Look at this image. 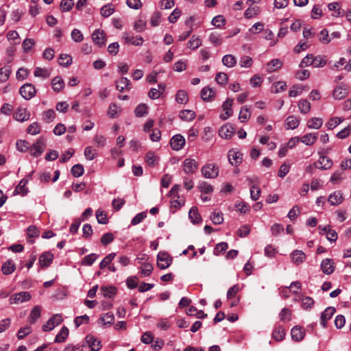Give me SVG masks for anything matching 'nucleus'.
<instances>
[{"instance_id":"f257e3e1","label":"nucleus","mask_w":351,"mask_h":351,"mask_svg":"<svg viewBox=\"0 0 351 351\" xmlns=\"http://www.w3.org/2000/svg\"><path fill=\"white\" fill-rule=\"evenodd\" d=\"M173 258L165 252H160L157 256V266L161 269H165L169 267L172 263Z\"/></svg>"},{"instance_id":"f03ea898","label":"nucleus","mask_w":351,"mask_h":351,"mask_svg":"<svg viewBox=\"0 0 351 351\" xmlns=\"http://www.w3.org/2000/svg\"><path fill=\"white\" fill-rule=\"evenodd\" d=\"M219 169L215 165L206 164L202 168V173L206 178H215L219 175Z\"/></svg>"},{"instance_id":"7ed1b4c3","label":"nucleus","mask_w":351,"mask_h":351,"mask_svg":"<svg viewBox=\"0 0 351 351\" xmlns=\"http://www.w3.org/2000/svg\"><path fill=\"white\" fill-rule=\"evenodd\" d=\"M45 148V139L42 137L37 139L36 142L33 144V145L29 147L30 154L34 157L40 156Z\"/></svg>"},{"instance_id":"20e7f679","label":"nucleus","mask_w":351,"mask_h":351,"mask_svg":"<svg viewBox=\"0 0 351 351\" xmlns=\"http://www.w3.org/2000/svg\"><path fill=\"white\" fill-rule=\"evenodd\" d=\"M20 95L26 100H29L34 97L36 93V89L32 84H25L19 90Z\"/></svg>"},{"instance_id":"39448f33","label":"nucleus","mask_w":351,"mask_h":351,"mask_svg":"<svg viewBox=\"0 0 351 351\" xmlns=\"http://www.w3.org/2000/svg\"><path fill=\"white\" fill-rule=\"evenodd\" d=\"M30 299L31 295L29 292L21 291L12 295L9 299V302L10 304H18L29 301Z\"/></svg>"},{"instance_id":"423d86ee","label":"nucleus","mask_w":351,"mask_h":351,"mask_svg":"<svg viewBox=\"0 0 351 351\" xmlns=\"http://www.w3.org/2000/svg\"><path fill=\"white\" fill-rule=\"evenodd\" d=\"M63 321L62 316L60 314L53 315L47 322L43 326L44 331H50L56 326L59 325Z\"/></svg>"},{"instance_id":"0eeeda50","label":"nucleus","mask_w":351,"mask_h":351,"mask_svg":"<svg viewBox=\"0 0 351 351\" xmlns=\"http://www.w3.org/2000/svg\"><path fill=\"white\" fill-rule=\"evenodd\" d=\"M13 118L19 122H25L30 119V113L25 108H17L13 113Z\"/></svg>"},{"instance_id":"6e6552de","label":"nucleus","mask_w":351,"mask_h":351,"mask_svg":"<svg viewBox=\"0 0 351 351\" xmlns=\"http://www.w3.org/2000/svg\"><path fill=\"white\" fill-rule=\"evenodd\" d=\"M228 158L229 162L232 166L237 167L241 163L243 160V154L240 152L232 149L228 152Z\"/></svg>"},{"instance_id":"1a4fd4ad","label":"nucleus","mask_w":351,"mask_h":351,"mask_svg":"<svg viewBox=\"0 0 351 351\" xmlns=\"http://www.w3.org/2000/svg\"><path fill=\"white\" fill-rule=\"evenodd\" d=\"M86 344L91 351H99L101 348V341L95 337L88 335L85 339Z\"/></svg>"},{"instance_id":"9d476101","label":"nucleus","mask_w":351,"mask_h":351,"mask_svg":"<svg viewBox=\"0 0 351 351\" xmlns=\"http://www.w3.org/2000/svg\"><path fill=\"white\" fill-rule=\"evenodd\" d=\"M198 169L197 162L192 158H186L183 162V171L186 173H193Z\"/></svg>"},{"instance_id":"9b49d317","label":"nucleus","mask_w":351,"mask_h":351,"mask_svg":"<svg viewBox=\"0 0 351 351\" xmlns=\"http://www.w3.org/2000/svg\"><path fill=\"white\" fill-rule=\"evenodd\" d=\"M91 38L93 43L99 47L104 46L106 43L104 32L99 29L93 32L91 35Z\"/></svg>"},{"instance_id":"f8f14e48","label":"nucleus","mask_w":351,"mask_h":351,"mask_svg":"<svg viewBox=\"0 0 351 351\" xmlns=\"http://www.w3.org/2000/svg\"><path fill=\"white\" fill-rule=\"evenodd\" d=\"M233 104V99L228 98L222 104L223 110L224 113L220 115V118L223 120L228 119L230 116L232 115L233 110L232 106Z\"/></svg>"},{"instance_id":"ddd939ff","label":"nucleus","mask_w":351,"mask_h":351,"mask_svg":"<svg viewBox=\"0 0 351 351\" xmlns=\"http://www.w3.org/2000/svg\"><path fill=\"white\" fill-rule=\"evenodd\" d=\"M185 144L184 138L180 134L173 136L170 141V145L173 150H180Z\"/></svg>"},{"instance_id":"4468645a","label":"nucleus","mask_w":351,"mask_h":351,"mask_svg":"<svg viewBox=\"0 0 351 351\" xmlns=\"http://www.w3.org/2000/svg\"><path fill=\"white\" fill-rule=\"evenodd\" d=\"M234 134V128L232 125L226 123L221 126L219 130V136L225 139H230Z\"/></svg>"},{"instance_id":"2eb2a0df","label":"nucleus","mask_w":351,"mask_h":351,"mask_svg":"<svg viewBox=\"0 0 351 351\" xmlns=\"http://www.w3.org/2000/svg\"><path fill=\"white\" fill-rule=\"evenodd\" d=\"M321 269L322 272L326 275H330L335 270V265L332 259L325 258L321 263Z\"/></svg>"},{"instance_id":"dca6fc26","label":"nucleus","mask_w":351,"mask_h":351,"mask_svg":"<svg viewBox=\"0 0 351 351\" xmlns=\"http://www.w3.org/2000/svg\"><path fill=\"white\" fill-rule=\"evenodd\" d=\"M314 165L317 168L326 170L331 168L332 162L330 158L324 156H320L319 160Z\"/></svg>"},{"instance_id":"f3484780","label":"nucleus","mask_w":351,"mask_h":351,"mask_svg":"<svg viewBox=\"0 0 351 351\" xmlns=\"http://www.w3.org/2000/svg\"><path fill=\"white\" fill-rule=\"evenodd\" d=\"M336 310L332 306L327 307L321 315V324L324 328L326 327L327 321L330 319Z\"/></svg>"},{"instance_id":"a211bd4d","label":"nucleus","mask_w":351,"mask_h":351,"mask_svg":"<svg viewBox=\"0 0 351 351\" xmlns=\"http://www.w3.org/2000/svg\"><path fill=\"white\" fill-rule=\"evenodd\" d=\"M53 259V254L49 252L43 253L39 257V263L41 267H49Z\"/></svg>"},{"instance_id":"6ab92c4d","label":"nucleus","mask_w":351,"mask_h":351,"mask_svg":"<svg viewBox=\"0 0 351 351\" xmlns=\"http://www.w3.org/2000/svg\"><path fill=\"white\" fill-rule=\"evenodd\" d=\"M291 257L294 264L298 265L302 264L306 260V254L302 250H294Z\"/></svg>"},{"instance_id":"aec40b11","label":"nucleus","mask_w":351,"mask_h":351,"mask_svg":"<svg viewBox=\"0 0 351 351\" xmlns=\"http://www.w3.org/2000/svg\"><path fill=\"white\" fill-rule=\"evenodd\" d=\"M15 269V263L11 259L6 261L1 267V271L4 275L11 274L14 271Z\"/></svg>"},{"instance_id":"412c9836","label":"nucleus","mask_w":351,"mask_h":351,"mask_svg":"<svg viewBox=\"0 0 351 351\" xmlns=\"http://www.w3.org/2000/svg\"><path fill=\"white\" fill-rule=\"evenodd\" d=\"M292 339L295 341H300L304 337V331L300 326H294L291 331Z\"/></svg>"},{"instance_id":"4be33fe9","label":"nucleus","mask_w":351,"mask_h":351,"mask_svg":"<svg viewBox=\"0 0 351 351\" xmlns=\"http://www.w3.org/2000/svg\"><path fill=\"white\" fill-rule=\"evenodd\" d=\"M282 62L280 59H273L266 65V71L268 73H273L281 68Z\"/></svg>"},{"instance_id":"5701e85b","label":"nucleus","mask_w":351,"mask_h":351,"mask_svg":"<svg viewBox=\"0 0 351 351\" xmlns=\"http://www.w3.org/2000/svg\"><path fill=\"white\" fill-rule=\"evenodd\" d=\"M343 199L342 194L340 191H335L329 195L328 201L331 205L337 206L342 202Z\"/></svg>"},{"instance_id":"b1692460","label":"nucleus","mask_w":351,"mask_h":351,"mask_svg":"<svg viewBox=\"0 0 351 351\" xmlns=\"http://www.w3.org/2000/svg\"><path fill=\"white\" fill-rule=\"evenodd\" d=\"M348 95V90L342 85L337 86L332 93V96L335 99H341Z\"/></svg>"},{"instance_id":"393cba45","label":"nucleus","mask_w":351,"mask_h":351,"mask_svg":"<svg viewBox=\"0 0 351 351\" xmlns=\"http://www.w3.org/2000/svg\"><path fill=\"white\" fill-rule=\"evenodd\" d=\"M317 139V134L316 133H308L304 134L301 139L302 143L306 145H312Z\"/></svg>"},{"instance_id":"a878e982","label":"nucleus","mask_w":351,"mask_h":351,"mask_svg":"<svg viewBox=\"0 0 351 351\" xmlns=\"http://www.w3.org/2000/svg\"><path fill=\"white\" fill-rule=\"evenodd\" d=\"M27 233L28 235L27 242L30 244L34 243V238L39 236V231L37 228L34 226H30L27 228Z\"/></svg>"},{"instance_id":"bb28decb","label":"nucleus","mask_w":351,"mask_h":351,"mask_svg":"<svg viewBox=\"0 0 351 351\" xmlns=\"http://www.w3.org/2000/svg\"><path fill=\"white\" fill-rule=\"evenodd\" d=\"M27 182L28 180L27 179H22L15 188L14 191V194H20L23 196L25 195L27 193V189L25 187Z\"/></svg>"},{"instance_id":"cd10ccee","label":"nucleus","mask_w":351,"mask_h":351,"mask_svg":"<svg viewBox=\"0 0 351 351\" xmlns=\"http://www.w3.org/2000/svg\"><path fill=\"white\" fill-rule=\"evenodd\" d=\"M52 88L54 91L60 92L64 86V80L60 76H56L51 81Z\"/></svg>"},{"instance_id":"c85d7f7f","label":"nucleus","mask_w":351,"mask_h":351,"mask_svg":"<svg viewBox=\"0 0 351 351\" xmlns=\"http://www.w3.org/2000/svg\"><path fill=\"white\" fill-rule=\"evenodd\" d=\"M130 80L127 77H122L116 82V88L120 91L123 92L125 88L130 89Z\"/></svg>"},{"instance_id":"c756f323","label":"nucleus","mask_w":351,"mask_h":351,"mask_svg":"<svg viewBox=\"0 0 351 351\" xmlns=\"http://www.w3.org/2000/svg\"><path fill=\"white\" fill-rule=\"evenodd\" d=\"M126 43H130L135 46H141L143 43V38L141 36H132L126 34L123 36Z\"/></svg>"},{"instance_id":"7c9ffc66","label":"nucleus","mask_w":351,"mask_h":351,"mask_svg":"<svg viewBox=\"0 0 351 351\" xmlns=\"http://www.w3.org/2000/svg\"><path fill=\"white\" fill-rule=\"evenodd\" d=\"M189 217L191 219L193 223H199L202 221L201 216L198 213L197 208L196 207H192L189 213Z\"/></svg>"},{"instance_id":"2f4dec72","label":"nucleus","mask_w":351,"mask_h":351,"mask_svg":"<svg viewBox=\"0 0 351 351\" xmlns=\"http://www.w3.org/2000/svg\"><path fill=\"white\" fill-rule=\"evenodd\" d=\"M222 63L224 66L232 68L236 65L237 60L233 55L227 54L222 58Z\"/></svg>"},{"instance_id":"473e14b6","label":"nucleus","mask_w":351,"mask_h":351,"mask_svg":"<svg viewBox=\"0 0 351 351\" xmlns=\"http://www.w3.org/2000/svg\"><path fill=\"white\" fill-rule=\"evenodd\" d=\"M300 123V120L295 116H289L286 119L287 129H295Z\"/></svg>"},{"instance_id":"72a5a7b5","label":"nucleus","mask_w":351,"mask_h":351,"mask_svg":"<svg viewBox=\"0 0 351 351\" xmlns=\"http://www.w3.org/2000/svg\"><path fill=\"white\" fill-rule=\"evenodd\" d=\"M40 308L38 306H35L31 311L29 316V322L30 324L35 323L40 317Z\"/></svg>"},{"instance_id":"f704fd0d","label":"nucleus","mask_w":351,"mask_h":351,"mask_svg":"<svg viewBox=\"0 0 351 351\" xmlns=\"http://www.w3.org/2000/svg\"><path fill=\"white\" fill-rule=\"evenodd\" d=\"M145 160L149 167H154L159 162V158L153 152H148L145 156Z\"/></svg>"},{"instance_id":"c9c22d12","label":"nucleus","mask_w":351,"mask_h":351,"mask_svg":"<svg viewBox=\"0 0 351 351\" xmlns=\"http://www.w3.org/2000/svg\"><path fill=\"white\" fill-rule=\"evenodd\" d=\"M273 338L278 341H280L284 339L285 337V329L282 326H277L273 331Z\"/></svg>"},{"instance_id":"e433bc0d","label":"nucleus","mask_w":351,"mask_h":351,"mask_svg":"<svg viewBox=\"0 0 351 351\" xmlns=\"http://www.w3.org/2000/svg\"><path fill=\"white\" fill-rule=\"evenodd\" d=\"M214 97V90L208 87H204L201 90V97L204 101H210Z\"/></svg>"},{"instance_id":"4c0bfd02","label":"nucleus","mask_w":351,"mask_h":351,"mask_svg":"<svg viewBox=\"0 0 351 351\" xmlns=\"http://www.w3.org/2000/svg\"><path fill=\"white\" fill-rule=\"evenodd\" d=\"M323 124V120L321 118L313 117L308 120L307 127L311 129H319Z\"/></svg>"},{"instance_id":"58836bf2","label":"nucleus","mask_w":351,"mask_h":351,"mask_svg":"<svg viewBox=\"0 0 351 351\" xmlns=\"http://www.w3.org/2000/svg\"><path fill=\"white\" fill-rule=\"evenodd\" d=\"M69 335V329L63 326L58 334L56 335L54 341L56 343L64 342Z\"/></svg>"},{"instance_id":"ea45409f","label":"nucleus","mask_w":351,"mask_h":351,"mask_svg":"<svg viewBox=\"0 0 351 351\" xmlns=\"http://www.w3.org/2000/svg\"><path fill=\"white\" fill-rule=\"evenodd\" d=\"M202 45V40L199 37L193 35L187 43L188 48L193 50L197 49Z\"/></svg>"},{"instance_id":"a19ab883","label":"nucleus","mask_w":351,"mask_h":351,"mask_svg":"<svg viewBox=\"0 0 351 351\" xmlns=\"http://www.w3.org/2000/svg\"><path fill=\"white\" fill-rule=\"evenodd\" d=\"M101 291L106 298H111L117 293V288L114 287H101Z\"/></svg>"},{"instance_id":"79ce46f5","label":"nucleus","mask_w":351,"mask_h":351,"mask_svg":"<svg viewBox=\"0 0 351 351\" xmlns=\"http://www.w3.org/2000/svg\"><path fill=\"white\" fill-rule=\"evenodd\" d=\"M179 117L181 119L189 121L195 118V113L191 110H184L180 111Z\"/></svg>"},{"instance_id":"37998d69","label":"nucleus","mask_w":351,"mask_h":351,"mask_svg":"<svg viewBox=\"0 0 351 351\" xmlns=\"http://www.w3.org/2000/svg\"><path fill=\"white\" fill-rule=\"evenodd\" d=\"M11 67L10 66H5L0 69V82H4L10 77L11 73Z\"/></svg>"},{"instance_id":"c03bdc74","label":"nucleus","mask_w":351,"mask_h":351,"mask_svg":"<svg viewBox=\"0 0 351 351\" xmlns=\"http://www.w3.org/2000/svg\"><path fill=\"white\" fill-rule=\"evenodd\" d=\"M41 127L38 122H34L31 123L27 128V132L31 135H36L40 132Z\"/></svg>"},{"instance_id":"a18cd8bd","label":"nucleus","mask_w":351,"mask_h":351,"mask_svg":"<svg viewBox=\"0 0 351 351\" xmlns=\"http://www.w3.org/2000/svg\"><path fill=\"white\" fill-rule=\"evenodd\" d=\"M56 117V112L53 109L47 110L43 112L42 114L43 120L46 123L52 122Z\"/></svg>"},{"instance_id":"49530a36","label":"nucleus","mask_w":351,"mask_h":351,"mask_svg":"<svg viewBox=\"0 0 351 351\" xmlns=\"http://www.w3.org/2000/svg\"><path fill=\"white\" fill-rule=\"evenodd\" d=\"M298 108L301 113L306 114L311 110V104L306 99H301L298 103Z\"/></svg>"},{"instance_id":"de8ad7c7","label":"nucleus","mask_w":351,"mask_h":351,"mask_svg":"<svg viewBox=\"0 0 351 351\" xmlns=\"http://www.w3.org/2000/svg\"><path fill=\"white\" fill-rule=\"evenodd\" d=\"M250 117V112L249 108L246 106H243L241 108L239 116V119L241 122L245 123L246 122Z\"/></svg>"},{"instance_id":"09e8293b","label":"nucleus","mask_w":351,"mask_h":351,"mask_svg":"<svg viewBox=\"0 0 351 351\" xmlns=\"http://www.w3.org/2000/svg\"><path fill=\"white\" fill-rule=\"evenodd\" d=\"M116 256V253L112 252L105 256L103 260L99 263V268L101 269H104L107 265H108L112 260Z\"/></svg>"},{"instance_id":"8fccbe9b","label":"nucleus","mask_w":351,"mask_h":351,"mask_svg":"<svg viewBox=\"0 0 351 351\" xmlns=\"http://www.w3.org/2000/svg\"><path fill=\"white\" fill-rule=\"evenodd\" d=\"M176 100L178 104H186L188 101V95L185 90H180L178 91Z\"/></svg>"},{"instance_id":"3c124183","label":"nucleus","mask_w":351,"mask_h":351,"mask_svg":"<svg viewBox=\"0 0 351 351\" xmlns=\"http://www.w3.org/2000/svg\"><path fill=\"white\" fill-rule=\"evenodd\" d=\"M210 219L214 224L219 225L223 221V214L221 212L214 211L210 215Z\"/></svg>"},{"instance_id":"603ef678","label":"nucleus","mask_w":351,"mask_h":351,"mask_svg":"<svg viewBox=\"0 0 351 351\" xmlns=\"http://www.w3.org/2000/svg\"><path fill=\"white\" fill-rule=\"evenodd\" d=\"M97 257L98 256L94 253L85 256L82 259V264L83 265L90 266L93 264Z\"/></svg>"},{"instance_id":"864d4df0","label":"nucleus","mask_w":351,"mask_h":351,"mask_svg":"<svg viewBox=\"0 0 351 351\" xmlns=\"http://www.w3.org/2000/svg\"><path fill=\"white\" fill-rule=\"evenodd\" d=\"M114 12V8L110 4L104 5L101 9V14L104 17H108Z\"/></svg>"},{"instance_id":"5fc2aeb1","label":"nucleus","mask_w":351,"mask_h":351,"mask_svg":"<svg viewBox=\"0 0 351 351\" xmlns=\"http://www.w3.org/2000/svg\"><path fill=\"white\" fill-rule=\"evenodd\" d=\"M84 167L80 164L75 165L72 167L71 172L74 177H80L84 173Z\"/></svg>"},{"instance_id":"6e6d98bb","label":"nucleus","mask_w":351,"mask_h":351,"mask_svg":"<svg viewBox=\"0 0 351 351\" xmlns=\"http://www.w3.org/2000/svg\"><path fill=\"white\" fill-rule=\"evenodd\" d=\"M343 121V119L340 117H332L326 123L328 130H332Z\"/></svg>"},{"instance_id":"4d7b16f0","label":"nucleus","mask_w":351,"mask_h":351,"mask_svg":"<svg viewBox=\"0 0 351 351\" xmlns=\"http://www.w3.org/2000/svg\"><path fill=\"white\" fill-rule=\"evenodd\" d=\"M313 66L314 67H322L326 64V60L324 57L321 56H317L316 57L313 56Z\"/></svg>"},{"instance_id":"13d9d810","label":"nucleus","mask_w":351,"mask_h":351,"mask_svg":"<svg viewBox=\"0 0 351 351\" xmlns=\"http://www.w3.org/2000/svg\"><path fill=\"white\" fill-rule=\"evenodd\" d=\"M16 145L17 149L21 152H25L29 149V143L25 140H18Z\"/></svg>"},{"instance_id":"bf43d9fd","label":"nucleus","mask_w":351,"mask_h":351,"mask_svg":"<svg viewBox=\"0 0 351 351\" xmlns=\"http://www.w3.org/2000/svg\"><path fill=\"white\" fill-rule=\"evenodd\" d=\"M97 153L96 150L92 147H87L84 150V156L87 160H92L97 156Z\"/></svg>"},{"instance_id":"052dcab7","label":"nucleus","mask_w":351,"mask_h":351,"mask_svg":"<svg viewBox=\"0 0 351 351\" xmlns=\"http://www.w3.org/2000/svg\"><path fill=\"white\" fill-rule=\"evenodd\" d=\"M135 115L138 117H141L145 115L147 113V107L145 104H140L138 105L135 110Z\"/></svg>"},{"instance_id":"680f3d73","label":"nucleus","mask_w":351,"mask_h":351,"mask_svg":"<svg viewBox=\"0 0 351 351\" xmlns=\"http://www.w3.org/2000/svg\"><path fill=\"white\" fill-rule=\"evenodd\" d=\"M209 40L213 45L218 46L222 43V38L220 35L216 32H213L209 36Z\"/></svg>"},{"instance_id":"e2e57ef3","label":"nucleus","mask_w":351,"mask_h":351,"mask_svg":"<svg viewBox=\"0 0 351 351\" xmlns=\"http://www.w3.org/2000/svg\"><path fill=\"white\" fill-rule=\"evenodd\" d=\"M215 80L220 85H226L228 80V77L226 73L220 72L216 75Z\"/></svg>"},{"instance_id":"0e129e2a","label":"nucleus","mask_w":351,"mask_h":351,"mask_svg":"<svg viewBox=\"0 0 351 351\" xmlns=\"http://www.w3.org/2000/svg\"><path fill=\"white\" fill-rule=\"evenodd\" d=\"M228 247V243L226 242H221L218 243L214 249V254L216 256L225 252Z\"/></svg>"},{"instance_id":"69168bd1","label":"nucleus","mask_w":351,"mask_h":351,"mask_svg":"<svg viewBox=\"0 0 351 351\" xmlns=\"http://www.w3.org/2000/svg\"><path fill=\"white\" fill-rule=\"evenodd\" d=\"M71 38L76 43H80L84 39V36L80 30L74 29L71 32Z\"/></svg>"},{"instance_id":"338daca9","label":"nucleus","mask_w":351,"mask_h":351,"mask_svg":"<svg viewBox=\"0 0 351 351\" xmlns=\"http://www.w3.org/2000/svg\"><path fill=\"white\" fill-rule=\"evenodd\" d=\"M290 168H291V165L287 164V163H283L279 169V171L278 172V176L280 178H283L289 173Z\"/></svg>"},{"instance_id":"774afa93","label":"nucleus","mask_w":351,"mask_h":351,"mask_svg":"<svg viewBox=\"0 0 351 351\" xmlns=\"http://www.w3.org/2000/svg\"><path fill=\"white\" fill-rule=\"evenodd\" d=\"M96 218L97 222L101 224H106L108 223V219L106 214L100 210H97L96 212Z\"/></svg>"}]
</instances>
